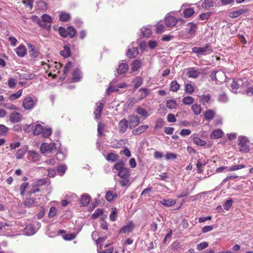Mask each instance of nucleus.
I'll return each mask as SVG.
<instances>
[{"label":"nucleus","instance_id":"e2e57ef3","mask_svg":"<svg viewBox=\"0 0 253 253\" xmlns=\"http://www.w3.org/2000/svg\"><path fill=\"white\" fill-rule=\"evenodd\" d=\"M194 91L193 86L190 84H185V92L189 94H192Z\"/></svg>","mask_w":253,"mask_h":253},{"label":"nucleus","instance_id":"37998d69","mask_svg":"<svg viewBox=\"0 0 253 253\" xmlns=\"http://www.w3.org/2000/svg\"><path fill=\"white\" fill-rule=\"evenodd\" d=\"M213 2L212 0H205L202 3V7L204 8H208L213 6Z\"/></svg>","mask_w":253,"mask_h":253},{"label":"nucleus","instance_id":"ea45409f","mask_svg":"<svg viewBox=\"0 0 253 253\" xmlns=\"http://www.w3.org/2000/svg\"><path fill=\"white\" fill-rule=\"evenodd\" d=\"M60 54L64 57H68L71 55L70 48L68 46H65L60 51Z\"/></svg>","mask_w":253,"mask_h":253},{"label":"nucleus","instance_id":"b1692460","mask_svg":"<svg viewBox=\"0 0 253 253\" xmlns=\"http://www.w3.org/2000/svg\"><path fill=\"white\" fill-rule=\"evenodd\" d=\"M223 134V131L221 129H216L211 132L210 134V137L212 139H217L221 138Z\"/></svg>","mask_w":253,"mask_h":253},{"label":"nucleus","instance_id":"393cba45","mask_svg":"<svg viewBox=\"0 0 253 253\" xmlns=\"http://www.w3.org/2000/svg\"><path fill=\"white\" fill-rule=\"evenodd\" d=\"M47 180H48V178H41L39 179L36 181H35L32 184V186L33 188L34 187H41L42 185H45L47 182Z\"/></svg>","mask_w":253,"mask_h":253},{"label":"nucleus","instance_id":"aec40b11","mask_svg":"<svg viewBox=\"0 0 253 253\" xmlns=\"http://www.w3.org/2000/svg\"><path fill=\"white\" fill-rule=\"evenodd\" d=\"M90 200V197L87 194H83L80 200V204L82 206H87Z\"/></svg>","mask_w":253,"mask_h":253},{"label":"nucleus","instance_id":"5701e85b","mask_svg":"<svg viewBox=\"0 0 253 253\" xmlns=\"http://www.w3.org/2000/svg\"><path fill=\"white\" fill-rule=\"evenodd\" d=\"M160 203L165 207H169L175 205L176 203V201L170 199H164L160 201Z\"/></svg>","mask_w":253,"mask_h":253},{"label":"nucleus","instance_id":"2f4dec72","mask_svg":"<svg viewBox=\"0 0 253 253\" xmlns=\"http://www.w3.org/2000/svg\"><path fill=\"white\" fill-rule=\"evenodd\" d=\"M180 88L179 84L176 81H172L170 84L169 90L173 92L177 91Z\"/></svg>","mask_w":253,"mask_h":253},{"label":"nucleus","instance_id":"a19ab883","mask_svg":"<svg viewBox=\"0 0 253 253\" xmlns=\"http://www.w3.org/2000/svg\"><path fill=\"white\" fill-rule=\"evenodd\" d=\"M193 141L196 145L201 146H204L207 144L205 141L200 139L198 137H194L193 138Z\"/></svg>","mask_w":253,"mask_h":253},{"label":"nucleus","instance_id":"79ce46f5","mask_svg":"<svg viewBox=\"0 0 253 253\" xmlns=\"http://www.w3.org/2000/svg\"><path fill=\"white\" fill-rule=\"evenodd\" d=\"M194 10L192 8H186L183 11V16L185 18L190 17L194 13Z\"/></svg>","mask_w":253,"mask_h":253},{"label":"nucleus","instance_id":"6e6552de","mask_svg":"<svg viewBox=\"0 0 253 253\" xmlns=\"http://www.w3.org/2000/svg\"><path fill=\"white\" fill-rule=\"evenodd\" d=\"M40 154L35 151H29L28 152V160L32 162H37L40 160Z\"/></svg>","mask_w":253,"mask_h":253},{"label":"nucleus","instance_id":"0eeeda50","mask_svg":"<svg viewBox=\"0 0 253 253\" xmlns=\"http://www.w3.org/2000/svg\"><path fill=\"white\" fill-rule=\"evenodd\" d=\"M128 127H129L128 122L126 119H123L119 122L118 129L120 133H125Z\"/></svg>","mask_w":253,"mask_h":253},{"label":"nucleus","instance_id":"f8f14e48","mask_svg":"<svg viewBox=\"0 0 253 253\" xmlns=\"http://www.w3.org/2000/svg\"><path fill=\"white\" fill-rule=\"evenodd\" d=\"M187 28L186 31L188 35L193 36L196 33L197 26L193 22H189L186 25Z\"/></svg>","mask_w":253,"mask_h":253},{"label":"nucleus","instance_id":"49530a36","mask_svg":"<svg viewBox=\"0 0 253 253\" xmlns=\"http://www.w3.org/2000/svg\"><path fill=\"white\" fill-rule=\"evenodd\" d=\"M141 64L140 61L138 60H134L132 63L131 70L133 72L136 71L139 69Z\"/></svg>","mask_w":253,"mask_h":253},{"label":"nucleus","instance_id":"e433bc0d","mask_svg":"<svg viewBox=\"0 0 253 253\" xmlns=\"http://www.w3.org/2000/svg\"><path fill=\"white\" fill-rule=\"evenodd\" d=\"M67 36H69L70 38H73L76 33V30L75 28L73 26H69L67 29Z\"/></svg>","mask_w":253,"mask_h":253},{"label":"nucleus","instance_id":"cd10ccee","mask_svg":"<svg viewBox=\"0 0 253 253\" xmlns=\"http://www.w3.org/2000/svg\"><path fill=\"white\" fill-rule=\"evenodd\" d=\"M27 46L30 49V50L29 51L30 56L33 58L38 57L39 53L38 51L35 49V46L30 43H27Z\"/></svg>","mask_w":253,"mask_h":253},{"label":"nucleus","instance_id":"423d86ee","mask_svg":"<svg viewBox=\"0 0 253 253\" xmlns=\"http://www.w3.org/2000/svg\"><path fill=\"white\" fill-rule=\"evenodd\" d=\"M127 120L128 122L129 128L130 129L134 128L140 123L139 118L134 115L128 116Z\"/></svg>","mask_w":253,"mask_h":253},{"label":"nucleus","instance_id":"bf43d9fd","mask_svg":"<svg viewBox=\"0 0 253 253\" xmlns=\"http://www.w3.org/2000/svg\"><path fill=\"white\" fill-rule=\"evenodd\" d=\"M70 17V15L69 14L62 13L59 15V19L61 21L65 22L68 21Z\"/></svg>","mask_w":253,"mask_h":253},{"label":"nucleus","instance_id":"c03bdc74","mask_svg":"<svg viewBox=\"0 0 253 253\" xmlns=\"http://www.w3.org/2000/svg\"><path fill=\"white\" fill-rule=\"evenodd\" d=\"M22 89L18 90L16 93L11 94L9 96V99L10 101H13L19 98L22 95Z\"/></svg>","mask_w":253,"mask_h":253},{"label":"nucleus","instance_id":"39448f33","mask_svg":"<svg viewBox=\"0 0 253 253\" xmlns=\"http://www.w3.org/2000/svg\"><path fill=\"white\" fill-rule=\"evenodd\" d=\"M239 145L240 146V150L247 152L249 151V146H247V143L249 141L247 137L243 136H240L238 137Z\"/></svg>","mask_w":253,"mask_h":253},{"label":"nucleus","instance_id":"f03ea898","mask_svg":"<svg viewBox=\"0 0 253 253\" xmlns=\"http://www.w3.org/2000/svg\"><path fill=\"white\" fill-rule=\"evenodd\" d=\"M38 100L31 96L25 97L22 102V106L26 110H32L37 105Z\"/></svg>","mask_w":253,"mask_h":253},{"label":"nucleus","instance_id":"338daca9","mask_svg":"<svg viewBox=\"0 0 253 253\" xmlns=\"http://www.w3.org/2000/svg\"><path fill=\"white\" fill-rule=\"evenodd\" d=\"M8 127L3 125H0V136L5 135L8 131Z\"/></svg>","mask_w":253,"mask_h":253},{"label":"nucleus","instance_id":"09e8293b","mask_svg":"<svg viewBox=\"0 0 253 253\" xmlns=\"http://www.w3.org/2000/svg\"><path fill=\"white\" fill-rule=\"evenodd\" d=\"M2 107L11 110H16L18 109L15 105L9 102H4Z\"/></svg>","mask_w":253,"mask_h":253},{"label":"nucleus","instance_id":"9b49d317","mask_svg":"<svg viewBox=\"0 0 253 253\" xmlns=\"http://www.w3.org/2000/svg\"><path fill=\"white\" fill-rule=\"evenodd\" d=\"M134 228V224L131 221H129L128 223L123 226L119 230V233H128L131 232Z\"/></svg>","mask_w":253,"mask_h":253},{"label":"nucleus","instance_id":"8fccbe9b","mask_svg":"<svg viewBox=\"0 0 253 253\" xmlns=\"http://www.w3.org/2000/svg\"><path fill=\"white\" fill-rule=\"evenodd\" d=\"M194 99L192 96H187L184 97L182 99V102L185 105H191L194 102Z\"/></svg>","mask_w":253,"mask_h":253},{"label":"nucleus","instance_id":"a878e982","mask_svg":"<svg viewBox=\"0 0 253 253\" xmlns=\"http://www.w3.org/2000/svg\"><path fill=\"white\" fill-rule=\"evenodd\" d=\"M247 12V10L245 9H240L236 11H232L230 13L229 15L231 18H236L241 14Z\"/></svg>","mask_w":253,"mask_h":253},{"label":"nucleus","instance_id":"c85d7f7f","mask_svg":"<svg viewBox=\"0 0 253 253\" xmlns=\"http://www.w3.org/2000/svg\"><path fill=\"white\" fill-rule=\"evenodd\" d=\"M128 65L126 63H121L117 69V72L119 74L125 73L128 70Z\"/></svg>","mask_w":253,"mask_h":253},{"label":"nucleus","instance_id":"680f3d73","mask_svg":"<svg viewBox=\"0 0 253 253\" xmlns=\"http://www.w3.org/2000/svg\"><path fill=\"white\" fill-rule=\"evenodd\" d=\"M155 26L157 33H162L165 31V27L163 24L158 23Z\"/></svg>","mask_w":253,"mask_h":253},{"label":"nucleus","instance_id":"ddd939ff","mask_svg":"<svg viewBox=\"0 0 253 253\" xmlns=\"http://www.w3.org/2000/svg\"><path fill=\"white\" fill-rule=\"evenodd\" d=\"M22 115L18 112H13L10 115L9 120L13 123H16L22 120Z\"/></svg>","mask_w":253,"mask_h":253},{"label":"nucleus","instance_id":"3c124183","mask_svg":"<svg viewBox=\"0 0 253 253\" xmlns=\"http://www.w3.org/2000/svg\"><path fill=\"white\" fill-rule=\"evenodd\" d=\"M26 153V150L25 149H19L15 154L16 158L17 159H20L23 158Z\"/></svg>","mask_w":253,"mask_h":253},{"label":"nucleus","instance_id":"a18cd8bd","mask_svg":"<svg viewBox=\"0 0 253 253\" xmlns=\"http://www.w3.org/2000/svg\"><path fill=\"white\" fill-rule=\"evenodd\" d=\"M43 126L39 124H38L35 126V128L34 129L33 133L35 135H37L40 134L43 131Z\"/></svg>","mask_w":253,"mask_h":253},{"label":"nucleus","instance_id":"1a4fd4ad","mask_svg":"<svg viewBox=\"0 0 253 253\" xmlns=\"http://www.w3.org/2000/svg\"><path fill=\"white\" fill-rule=\"evenodd\" d=\"M104 104L100 101L96 103V108L94 111L95 115V119L96 120L99 119L102 114V111L103 108Z\"/></svg>","mask_w":253,"mask_h":253},{"label":"nucleus","instance_id":"13d9d810","mask_svg":"<svg viewBox=\"0 0 253 253\" xmlns=\"http://www.w3.org/2000/svg\"><path fill=\"white\" fill-rule=\"evenodd\" d=\"M118 158V156L114 153H109L108 154L106 159L108 161L115 162Z\"/></svg>","mask_w":253,"mask_h":253},{"label":"nucleus","instance_id":"4d7b16f0","mask_svg":"<svg viewBox=\"0 0 253 253\" xmlns=\"http://www.w3.org/2000/svg\"><path fill=\"white\" fill-rule=\"evenodd\" d=\"M117 216V211L116 208L112 209L111 213L109 216L110 220L112 221H115L116 220Z\"/></svg>","mask_w":253,"mask_h":253},{"label":"nucleus","instance_id":"6e6d98bb","mask_svg":"<svg viewBox=\"0 0 253 253\" xmlns=\"http://www.w3.org/2000/svg\"><path fill=\"white\" fill-rule=\"evenodd\" d=\"M28 185H29V183L27 182H23L21 184V185L20 187V188H19L20 194L21 196H23L24 195L25 189L27 188Z\"/></svg>","mask_w":253,"mask_h":253},{"label":"nucleus","instance_id":"72a5a7b5","mask_svg":"<svg viewBox=\"0 0 253 253\" xmlns=\"http://www.w3.org/2000/svg\"><path fill=\"white\" fill-rule=\"evenodd\" d=\"M72 76L73 81L78 82L81 77L80 71L78 69H75L72 73Z\"/></svg>","mask_w":253,"mask_h":253},{"label":"nucleus","instance_id":"473e14b6","mask_svg":"<svg viewBox=\"0 0 253 253\" xmlns=\"http://www.w3.org/2000/svg\"><path fill=\"white\" fill-rule=\"evenodd\" d=\"M132 82L134 84V89H136L142 85L143 80L141 78L137 77L133 80Z\"/></svg>","mask_w":253,"mask_h":253},{"label":"nucleus","instance_id":"4468645a","mask_svg":"<svg viewBox=\"0 0 253 253\" xmlns=\"http://www.w3.org/2000/svg\"><path fill=\"white\" fill-rule=\"evenodd\" d=\"M200 75V72L199 69L196 68H190L187 74L188 77L196 79Z\"/></svg>","mask_w":253,"mask_h":253},{"label":"nucleus","instance_id":"69168bd1","mask_svg":"<svg viewBox=\"0 0 253 253\" xmlns=\"http://www.w3.org/2000/svg\"><path fill=\"white\" fill-rule=\"evenodd\" d=\"M42 133L43 137H48L51 134V129L50 128H44Z\"/></svg>","mask_w":253,"mask_h":253},{"label":"nucleus","instance_id":"6ab92c4d","mask_svg":"<svg viewBox=\"0 0 253 253\" xmlns=\"http://www.w3.org/2000/svg\"><path fill=\"white\" fill-rule=\"evenodd\" d=\"M35 199L32 198H26L23 201V205L26 208H31L35 205Z\"/></svg>","mask_w":253,"mask_h":253},{"label":"nucleus","instance_id":"c9c22d12","mask_svg":"<svg viewBox=\"0 0 253 253\" xmlns=\"http://www.w3.org/2000/svg\"><path fill=\"white\" fill-rule=\"evenodd\" d=\"M141 34L143 37H148L152 34L151 29L149 28L144 27L141 29Z\"/></svg>","mask_w":253,"mask_h":253},{"label":"nucleus","instance_id":"20e7f679","mask_svg":"<svg viewBox=\"0 0 253 253\" xmlns=\"http://www.w3.org/2000/svg\"><path fill=\"white\" fill-rule=\"evenodd\" d=\"M56 144L55 143H52L48 144L47 143H43L41 146V151L42 153L44 154L46 153H52L53 152L56 148L55 147Z\"/></svg>","mask_w":253,"mask_h":253},{"label":"nucleus","instance_id":"0e129e2a","mask_svg":"<svg viewBox=\"0 0 253 253\" xmlns=\"http://www.w3.org/2000/svg\"><path fill=\"white\" fill-rule=\"evenodd\" d=\"M233 204V200L230 199L227 200L223 205V207L224 209L227 211L231 207Z\"/></svg>","mask_w":253,"mask_h":253},{"label":"nucleus","instance_id":"412c9836","mask_svg":"<svg viewBox=\"0 0 253 253\" xmlns=\"http://www.w3.org/2000/svg\"><path fill=\"white\" fill-rule=\"evenodd\" d=\"M117 194L111 191H107L106 193L105 198L108 202H112L115 200L117 198Z\"/></svg>","mask_w":253,"mask_h":253},{"label":"nucleus","instance_id":"7c9ffc66","mask_svg":"<svg viewBox=\"0 0 253 253\" xmlns=\"http://www.w3.org/2000/svg\"><path fill=\"white\" fill-rule=\"evenodd\" d=\"M200 101L204 105H206L210 101L211 99V95L209 93L207 94H204L200 97Z\"/></svg>","mask_w":253,"mask_h":253},{"label":"nucleus","instance_id":"774afa93","mask_svg":"<svg viewBox=\"0 0 253 253\" xmlns=\"http://www.w3.org/2000/svg\"><path fill=\"white\" fill-rule=\"evenodd\" d=\"M67 169V167L65 165H61L57 168V171L61 175H63Z\"/></svg>","mask_w":253,"mask_h":253},{"label":"nucleus","instance_id":"f257e3e1","mask_svg":"<svg viewBox=\"0 0 253 253\" xmlns=\"http://www.w3.org/2000/svg\"><path fill=\"white\" fill-rule=\"evenodd\" d=\"M213 52L212 48L210 44H206L204 47H194L192 52L196 53L198 56L206 55Z\"/></svg>","mask_w":253,"mask_h":253},{"label":"nucleus","instance_id":"4c0bfd02","mask_svg":"<svg viewBox=\"0 0 253 253\" xmlns=\"http://www.w3.org/2000/svg\"><path fill=\"white\" fill-rule=\"evenodd\" d=\"M191 109L194 115H198L201 112V107L200 104H194L191 106Z\"/></svg>","mask_w":253,"mask_h":253},{"label":"nucleus","instance_id":"7ed1b4c3","mask_svg":"<svg viewBox=\"0 0 253 253\" xmlns=\"http://www.w3.org/2000/svg\"><path fill=\"white\" fill-rule=\"evenodd\" d=\"M44 69L48 70L49 72V75H51L52 72H54V75H56V73H59V70L61 68V65L57 63L56 62H50L47 64H44Z\"/></svg>","mask_w":253,"mask_h":253},{"label":"nucleus","instance_id":"f704fd0d","mask_svg":"<svg viewBox=\"0 0 253 253\" xmlns=\"http://www.w3.org/2000/svg\"><path fill=\"white\" fill-rule=\"evenodd\" d=\"M166 107L169 109L176 108L177 107L176 101L172 99L168 100L166 102Z\"/></svg>","mask_w":253,"mask_h":253},{"label":"nucleus","instance_id":"de8ad7c7","mask_svg":"<svg viewBox=\"0 0 253 253\" xmlns=\"http://www.w3.org/2000/svg\"><path fill=\"white\" fill-rule=\"evenodd\" d=\"M125 168V163L122 160L119 161V162L116 164L114 166V168L118 171V172L121 171L122 169H123Z\"/></svg>","mask_w":253,"mask_h":253},{"label":"nucleus","instance_id":"bb28decb","mask_svg":"<svg viewBox=\"0 0 253 253\" xmlns=\"http://www.w3.org/2000/svg\"><path fill=\"white\" fill-rule=\"evenodd\" d=\"M118 175L121 178L129 177L130 173H129V169L127 168H125L123 169L121 171L118 172Z\"/></svg>","mask_w":253,"mask_h":253},{"label":"nucleus","instance_id":"9d476101","mask_svg":"<svg viewBox=\"0 0 253 253\" xmlns=\"http://www.w3.org/2000/svg\"><path fill=\"white\" fill-rule=\"evenodd\" d=\"M177 19L171 16H166L165 18V24L168 27H173L177 23Z\"/></svg>","mask_w":253,"mask_h":253},{"label":"nucleus","instance_id":"864d4df0","mask_svg":"<svg viewBox=\"0 0 253 253\" xmlns=\"http://www.w3.org/2000/svg\"><path fill=\"white\" fill-rule=\"evenodd\" d=\"M103 212L101 209H96L91 215L92 219H96L103 214Z\"/></svg>","mask_w":253,"mask_h":253},{"label":"nucleus","instance_id":"dca6fc26","mask_svg":"<svg viewBox=\"0 0 253 253\" xmlns=\"http://www.w3.org/2000/svg\"><path fill=\"white\" fill-rule=\"evenodd\" d=\"M37 229L32 224H29L24 229L25 233L28 236L33 235L37 232Z\"/></svg>","mask_w":253,"mask_h":253},{"label":"nucleus","instance_id":"f3484780","mask_svg":"<svg viewBox=\"0 0 253 253\" xmlns=\"http://www.w3.org/2000/svg\"><path fill=\"white\" fill-rule=\"evenodd\" d=\"M148 128V125H142L137 128L133 129L132 131V134L134 135H140L145 132Z\"/></svg>","mask_w":253,"mask_h":253},{"label":"nucleus","instance_id":"5fc2aeb1","mask_svg":"<svg viewBox=\"0 0 253 253\" xmlns=\"http://www.w3.org/2000/svg\"><path fill=\"white\" fill-rule=\"evenodd\" d=\"M218 73L221 76H224V74L222 72H218V71H212L210 75L211 79L212 80H214L215 81H217L216 78V74Z\"/></svg>","mask_w":253,"mask_h":253},{"label":"nucleus","instance_id":"052dcab7","mask_svg":"<svg viewBox=\"0 0 253 253\" xmlns=\"http://www.w3.org/2000/svg\"><path fill=\"white\" fill-rule=\"evenodd\" d=\"M41 18L43 22H46L47 23H52V18L48 14H43L41 16Z\"/></svg>","mask_w":253,"mask_h":253},{"label":"nucleus","instance_id":"2eb2a0df","mask_svg":"<svg viewBox=\"0 0 253 253\" xmlns=\"http://www.w3.org/2000/svg\"><path fill=\"white\" fill-rule=\"evenodd\" d=\"M138 92L140 94L136 99V102H139L143 99L149 94V89L145 88H140Z\"/></svg>","mask_w":253,"mask_h":253},{"label":"nucleus","instance_id":"c756f323","mask_svg":"<svg viewBox=\"0 0 253 253\" xmlns=\"http://www.w3.org/2000/svg\"><path fill=\"white\" fill-rule=\"evenodd\" d=\"M215 116V113L214 111L211 110L206 111L204 114V117L206 120L208 121H211Z\"/></svg>","mask_w":253,"mask_h":253},{"label":"nucleus","instance_id":"4be33fe9","mask_svg":"<svg viewBox=\"0 0 253 253\" xmlns=\"http://www.w3.org/2000/svg\"><path fill=\"white\" fill-rule=\"evenodd\" d=\"M16 53L19 57H24L26 53V48L24 45H20L16 49Z\"/></svg>","mask_w":253,"mask_h":253},{"label":"nucleus","instance_id":"a211bd4d","mask_svg":"<svg viewBox=\"0 0 253 253\" xmlns=\"http://www.w3.org/2000/svg\"><path fill=\"white\" fill-rule=\"evenodd\" d=\"M138 50L137 47H129L126 55L129 58L135 57L138 55Z\"/></svg>","mask_w":253,"mask_h":253},{"label":"nucleus","instance_id":"603ef678","mask_svg":"<svg viewBox=\"0 0 253 253\" xmlns=\"http://www.w3.org/2000/svg\"><path fill=\"white\" fill-rule=\"evenodd\" d=\"M136 112L137 114L139 115L144 116V117H147L148 116V112L144 108H141V107H138L136 109Z\"/></svg>","mask_w":253,"mask_h":253},{"label":"nucleus","instance_id":"58836bf2","mask_svg":"<svg viewBox=\"0 0 253 253\" xmlns=\"http://www.w3.org/2000/svg\"><path fill=\"white\" fill-rule=\"evenodd\" d=\"M243 84V81L241 80H233L231 84V87L232 89H237L240 86Z\"/></svg>","mask_w":253,"mask_h":253}]
</instances>
